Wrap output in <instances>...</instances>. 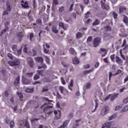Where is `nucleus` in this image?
Returning a JSON list of instances; mask_svg holds the SVG:
<instances>
[{
    "label": "nucleus",
    "instance_id": "29",
    "mask_svg": "<svg viewBox=\"0 0 128 128\" xmlns=\"http://www.w3.org/2000/svg\"><path fill=\"white\" fill-rule=\"evenodd\" d=\"M128 110V106H126L124 108L121 110V112H124Z\"/></svg>",
    "mask_w": 128,
    "mask_h": 128
},
{
    "label": "nucleus",
    "instance_id": "22",
    "mask_svg": "<svg viewBox=\"0 0 128 128\" xmlns=\"http://www.w3.org/2000/svg\"><path fill=\"white\" fill-rule=\"evenodd\" d=\"M35 60L38 62H41V64H42V62H44V59L42 57H38L36 58H35Z\"/></svg>",
    "mask_w": 128,
    "mask_h": 128
},
{
    "label": "nucleus",
    "instance_id": "37",
    "mask_svg": "<svg viewBox=\"0 0 128 128\" xmlns=\"http://www.w3.org/2000/svg\"><path fill=\"white\" fill-rule=\"evenodd\" d=\"M14 84H20V76H18L16 78Z\"/></svg>",
    "mask_w": 128,
    "mask_h": 128
},
{
    "label": "nucleus",
    "instance_id": "25",
    "mask_svg": "<svg viewBox=\"0 0 128 128\" xmlns=\"http://www.w3.org/2000/svg\"><path fill=\"white\" fill-rule=\"evenodd\" d=\"M69 52L71 54H76L74 49L73 48H70L69 49Z\"/></svg>",
    "mask_w": 128,
    "mask_h": 128
},
{
    "label": "nucleus",
    "instance_id": "24",
    "mask_svg": "<svg viewBox=\"0 0 128 128\" xmlns=\"http://www.w3.org/2000/svg\"><path fill=\"white\" fill-rule=\"evenodd\" d=\"M84 36V34H82L80 32H78L76 34V38H78V40L80 38H82Z\"/></svg>",
    "mask_w": 128,
    "mask_h": 128
},
{
    "label": "nucleus",
    "instance_id": "8",
    "mask_svg": "<svg viewBox=\"0 0 128 128\" xmlns=\"http://www.w3.org/2000/svg\"><path fill=\"white\" fill-rule=\"evenodd\" d=\"M101 2L102 8L104 10H108V8H110L108 6L104 4V2H106V0H102Z\"/></svg>",
    "mask_w": 128,
    "mask_h": 128
},
{
    "label": "nucleus",
    "instance_id": "13",
    "mask_svg": "<svg viewBox=\"0 0 128 128\" xmlns=\"http://www.w3.org/2000/svg\"><path fill=\"white\" fill-rule=\"evenodd\" d=\"M118 94H114V95L110 94L109 95V98H110V100H111V102H112V100H114V98H118Z\"/></svg>",
    "mask_w": 128,
    "mask_h": 128
},
{
    "label": "nucleus",
    "instance_id": "35",
    "mask_svg": "<svg viewBox=\"0 0 128 128\" xmlns=\"http://www.w3.org/2000/svg\"><path fill=\"white\" fill-rule=\"evenodd\" d=\"M122 108V104H120L119 106H118L116 107L115 110H120V108Z\"/></svg>",
    "mask_w": 128,
    "mask_h": 128
},
{
    "label": "nucleus",
    "instance_id": "34",
    "mask_svg": "<svg viewBox=\"0 0 128 128\" xmlns=\"http://www.w3.org/2000/svg\"><path fill=\"white\" fill-rule=\"evenodd\" d=\"M46 65L42 64V66H38V69L40 70L41 68H46Z\"/></svg>",
    "mask_w": 128,
    "mask_h": 128
},
{
    "label": "nucleus",
    "instance_id": "2",
    "mask_svg": "<svg viewBox=\"0 0 128 128\" xmlns=\"http://www.w3.org/2000/svg\"><path fill=\"white\" fill-rule=\"evenodd\" d=\"M110 110V108L106 106H104L101 110L100 114L101 116H106V114H108V112Z\"/></svg>",
    "mask_w": 128,
    "mask_h": 128
},
{
    "label": "nucleus",
    "instance_id": "64",
    "mask_svg": "<svg viewBox=\"0 0 128 128\" xmlns=\"http://www.w3.org/2000/svg\"><path fill=\"white\" fill-rule=\"evenodd\" d=\"M36 22L37 24H42V20L40 19H38L36 20Z\"/></svg>",
    "mask_w": 128,
    "mask_h": 128
},
{
    "label": "nucleus",
    "instance_id": "59",
    "mask_svg": "<svg viewBox=\"0 0 128 128\" xmlns=\"http://www.w3.org/2000/svg\"><path fill=\"white\" fill-rule=\"evenodd\" d=\"M8 12L6 10H4L3 13V16H8Z\"/></svg>",
    "mask_w": 128,
    "mask_h": 128
},
{
    "label": "nucleus",
    "instance_id": "63",
    "mask_svg": "<svg viewBox=\"0 0 128 128\" xmlns=\"http://www.w3.org/2000/svg\"><path fill=\"white\" fill-rule=\"evenodd\" d=\"M92 22V19H88L86 22V24H90V22Z\"/></svg>",
    "mask_w": 128,
    "mask_h": 128
},
{
    "label": "nucleus",
    "instance_id": "50",
    "mask_svg": "<svg viewBox=\"0 0 128 128\" xmlns=\"http://www.w3.org/2000/svg\"><path fill=\"white\" fill-rule=\"evenodd\" d=\"M120 52L121 56V58H122L124 60H126V57L124 56V55L122 54V50H120Z\"/></svg>",
    "mask_w": 128,
    "mask_h": 128
},
{
    "label": "nucleus",
    "instance_id": "52",
    "mask_svg": "<svg viewBox=\"0 0 128 128\" xmlns=\"http://www.w3.org/2000/svg\"><path fill=\"white\" fill-rule=\"evenodd\" d=\"M12 50H14V52L16 51V45H14L12 46Z\"/></svg>",
    "mask_w": 128,
    "mask_h": 128
},
{
    "label": "nucleus",
    "instance_id": "31",
    "mask_svg": "<svg viewBox=\"0 0 128 128\" xmlns=\"http://www.w3.org/2000/svg\"><path fill=\"white\" fill-rule=\"evenodd\" d=\"M26 92H34V88H27L26 90Z\"/></svg>",
    "mask_w": 128,
    "mask_h": 128
},
{
    "label": "nucleus",
    "instance_id": "15",
    "mask_svg": "<svg viewBox=\"0 0 128 128\" xmlns=\"http://www.w3.org/2000/svg\"><path fill=\"white\" fill-rule=\"evenodd\" d=\"M59 26H60V28H63V30H66V28H68V24H64V23L62 22H60L59 24Z\"/></svg>",
    "mask_w": 128,
    "mask_h": 128
},
{
    "label": "nucleus",
    "instance_id": "62",
    "mask_svg": "<svg viewBox=\"0 0 128 128\" xmlns=\"http://www.w3.org/2000/svg\"><path fill=\"white\" fill-rule=\"evenodd\" d=\"M110 58L112 60V62H114V54H113L112 56H110Z\"/></svg>",
    "mask_w": 128,
    "mask_h": 128
},
{
    "label": "nucleus",
    "instance_id": "56",
    "mask_svg": "<svg viewBox=\"0 0 128 128\" xmlns=\"http://www.w3.org/2000/svg\"><path fill=\"white\" fill-rule=\"evenodd\" d=\"M64 7H61V8H59L60 12H64Z\"/></svg>",
    "mask_w": 128,
    "mask_h": 128
},
{
    "label": "nucleus",
    "instance_id": "12",
    "mask_svg": "<svg viewBox=\"0 0 128 128\" xmlns=\"http://www.w3.org/2000/svg\"><path fill=\"white\" fill-rule=\"evenodd\" d=\"M52 108V106H48V104H44L41 106V108H44V112H46V110Z\"/></svg>",
    "mask_w": 128,
    "mask_h": 128
},
{
    "label": "nucleus",
    "instance_id": "4",
    "mask_svg": "<svg viewBox=\"0 0 128 128\" xmlns=\"http://www.w3.org/2000/svg\"><path fill=\"white\" fill-rule=\"evenodd\" d=\"M59 90H60L61 94H64V96H66V94H68V91L66 90V89L64 88L62 86L59 87Z\"/></svg>",
    "mask_w": 128,
    "mask_h": 128
},
{
    "label": "nucleus",
    "instance_id": "48",
    "mask_svg": "<svg viewBox=\"0 0 128 128\" xmlns=\"http://www.w3.org/2000/svg\"><path fill=\"white\" fill-rule=\"evenodd\" d=\"M92 70H87L84 72V74H90V72H92Z\"/></svg>",
    "mask_w": 128,
    "mask_h": 128
},
{
    "label": "nucleus",
    "instance_id": "6",
    "mask_svg": "<svg viewBox=\"0 0 128 128\" xmlns=\"http://www.w3.org/2000/svg\"><path fill=\"white\" fill-rule=\"evenodd\" d=\"M100 44V38H96L94 40V46L96 48Z\"/></svg>",
    "mask_w": 128,
    "mask_h": 128
},
{
    "label": "nucleus",
    "instance_id": "43",
    "mask_svg": "<svg viewBox=\"0 0 128 128\" xmlns=\"http://www.w3.org/2000/svg\"><path fill=\"white\" fill-rule=\"evenodd\" d=\"M92 37L90 36L89 37H88V38L87 39L88 44V42H92Z\"/></svg>",
    "mask_w": 128,
    "mask_h": 128
},
{
    "label": "nucleus",
    "instance_id": "10",
    "mask_svg": "<svg viewBox=\"0 0 128 128\" xmlns=\"http://www.w3.org/2000/svg\"><path fill=\"white\" fill-rule=\"evenodd\" d=\"M27 62L30 66H34V60H32L31 58H28L27 59Z\"/></svg>",
    "mask_w": 128,
    "mask_h": 128
},
{
    "label": "nucleus",
    "instance_id": "23",
    "mask_svg": "<svg viewBox=\"0 0 128 128\" xmlns=\"http://www.w3.org/2000/svg\"><path fill=\"white\" fill-rule=\"evenodd\" d=\"M8 24H10V22H6L5 23V29L2 32V34H4V32H6V30H8Z\"/></svg>",
    "mask_w": 128,
    "mask_h": 128
},
{
    "label": "nucleus",
    "instance_id": "46",
    "mask_svg": "<svg viewBox=\"0 0 128 128\" xmlns=\"http://www.w3.org/2000/svg\"><path fill=\"white\" fill-rule=\"evenodd\" d=\"M58 4V0H53V5L56 6Z\"/></svg>",
    "mask_w": 128,
    "mask_h": 128
},
{
    "label": "nucleus",
    "instance_id": "17",
    "mask_svg": "<svg viewBox=\"0 0 128 128\" xmlns=\"http://www.w3.org/2000/svg\"><path fill=\"white\" fill-rule=\"evenodd\" d=\"M112 122H110L105 123L103 126L106 128H110V126H112Z\"/></svg>",
    "mask_w": 128,
    "mask_h": 128
},
{
    "label": "nucleus",
    "instance_id": "53",
    "mask_svg": "<svg viewBox=\"0 0 128 128\" xmlns=\"http://www.w3.org/2000/svg\"><path fill=\"white\" fill-rule=\"evenodd\" d=\"M90 86H91L90 83V82L88 83L86 86V88H90Z\"/></svg>",
    "mask_w": 128,
    "mask_h": 128
},
{
    "label": "nucleus",
    "instance_id": "60",
    "mask_svg": "<svg viewBox=\"0 0 128 128\" xmlns=\"http://www.w3.org/2000/svg\"><path fill=\"white\" fill-rule=\"evenodd\" d=\"M18 36L19 38L20 39L22 38V32H20L18 34Z\"/></svg>",
    "mask_w": 128,
    "mask_h": 128
},
{
    "label": "nucleus",
    "instance_id": "3",
    "mask_svg": "<svg viewBox=\"0 0 128 128\" xmlns=\"http://www.w3.org/2000/svg\"><path fill=\"white\" fill-rule=\"evenodd\" d=\"M20 62L18 60H15L14 62L10 61L8 62V64H10V66H20Z\"/></svg>",
    "mask_w": 128,
    "mask_h": 128
},
{
    "label": "nucleus",
    "instance_id": "20",
    "mask_svg": "<svg viewBox=\"0 0 128 128\" xmlns=\"http://www.w3.org/2000/svg\"><path fill=\"white\" fill-rule=\"evenodd\" d=\"M20 126H26V128H30V124L28 122V121H24L22 122V124H20Z\"/></svg>",
    "mask_w": 128,
    "mask_h": 128
},
{
    "label": "nucleus",
    "instance_id": "58",
    "mask_svg": "<svg viewBox=\"0 0 128 128\" xmlns=\"http://www.w3.org/2000/svg\"><path fill=\"white\" fill-rule=\"evenodd\" d=\"M61 82L62 84H66V81L64 80V79L62 78H61Z\"/></svg>",
    "mask_w": 128,
    "mask_h": 128
},
{
    "label": "nucleus",
    "instance_id": "32",
    "mask_svg": "<svg viewBox=\"0 0 128 128\" xmlns=\"http://www.w3.org/2000/svg\"><path fill=\"white\" fill-rule=\"evenodd\" d=\"M100 20L96 19L94 22L93 23V26H98L99 24H100Z\"/></svg>",
    "mask_w": 128,
    "mask_h": 128
},
{
    "label": "nucleus",
    "instance_id": "42",
    "mask_svg": "<svg viewBox=\"0 0 128 128\" xmlns=\"http://www.w3.org/2000/svg\"><path fill=\"white\" fill-rule=\"evenodd\" d=\"M112 30V28H110V26H106V27H104V30H106L107 32H110V30Z\"/></svg>",
    "mask_w": 128,
    "mask_h": 128
},
{
    "label": "nucleus",
    "instance_id": "28",
    "mask_svg": "<svg viewBox=\"0 0 128 128\" xmlns=\"http://www.w3.org/2000/svg\"><path fill=\"white\" fill-rule=\"evenodd\" d=\"M11 10H12V7L10 6V4L7 3V4H6V10L8 12H10Z\"/></svg>",
    "mask_w": 128,
    "mask_h": 128
},
{
    "label": "nucleus",
    "instance_id": "38",
    "mask_svg": "<svg viewBox=\"0 0 128 128\" xmlns=\"http://www.w3.org/2000/svg\"><path fill=\"white\" fill-rule=\"evenodd\" d=\"M126 44V40H124L122 44V46H125V48H123V50H124L125 48H128V45Z\"/></svg>",
    "mask_w": 128,
    "mask_h": 128
},
{
    "label": "nucleus",
    "instance_id": "30",
    "mask_svg": "<svg viewBox=\"0 0 128 128\" xmlns=\"http://www.w3.org/2000/svg\"><path fill=\"white\" fill-rule=\"evenodd\" d=\"M78 122H80V120H76V123L74 126L73 128H78Z\"/></svg>",
    "mask_w": 128,
    "mask_h": 128
},
{
    "label": "nucleus",
    "instance_id": "51",
    "mask_svg": "<svg viewBox=\"0 0 128 128\" xmlns=\"http://www.w3.org/2000/svg\"><path fill=\"white\" fill-rule=\"evenodd\" d=\"M40 78V75L36 74L34 76V80H38Z\"/></svg>",
    "mask_w": 128,
    "mask_h": 128
},
{
    "label": "nucleus",
    "instance_id": "55",
    "mask_svg": "<svg viewBox=\"0 0 128 128\" xmlns=\"http://www.w3.org/2000/svg\"><path fill=\"white\" fill-rule=\"evenodd\" d=\"M46 60L48 64H50V59L47 56H46Z\"/></svg>",
    "mask_w": 128,
    "mask_h": 128
},
{
    "label": "nucleus",
    "instance_id": "21",
    "mask_svg": "<svg viewBox=\"0 0 128 128\" xmlns=\"http://www.w3.org/2000/svg\"><path fill=\"white\" fill-rule=\"evenodd\" d=\"M72 62L74 64H80V60H78V58L76 57L73 58Z\"/></svg>",
    "mask_w": 128,
    "mask_h": 128
},
{
    "label": "nucleus",
    "instance_id": "19",
    "mask_svg": "<svg viewBox=\"0 0 128 128\" xmlns=\"http://www.w3.org/2000/svg\"><path fill=\"white\" fill-rule=\"evenodd\" d=\"M100 51L102 52L101 54H102V56L104 58V56H105L106 54V50L104 48H100Z\"/></svg>",
    "mask_w": 128,
    "mask_h": 128
},
{
    "label": "nucleus",
    "instance_id": "7",
    "mask_svg": "<svg viewBox=\"0 0 128 128\" xmlns=\"http://www.w3.org/2000/svg\"><path fill=\"white\" fill-rule=\"evenodd\" d=\"M54 114H55V118L56 120H60V114L62 112L60 110H54Z\"/></svg>",
    "mask_w": 128,
    "mask_h": 128
},
{
    "label": "nucleus",
    "instance_id": "49",
    "mask_svg": "<svg viewBox=\"0 0 128 128\" xmlns=\"http://www.w3.org/2000/svg\"><path fill=\"white\" fill-rule=\"evenodd\" d=\"M18 94L20 98H24V96H22V92H18Z\"/></svg>",
    "mask_w": 128,
    "mask_h": 128
},
{
    "label": "nucleus",
    "instance_id": "18",
    "mask_svg": "<svg viewBox=\"0 0 128 128\" xmlns=\"http://www.w3.org/2000/svg\"><path fill=\"white\" fill-rule=\"evenodd\" d=\"M116 62L117 64H122V60L118 56L116 57Z\"/></svg>",
    "mask_w": 128,
    "mask_h": 128
},
{
    "label": "nucleus",
    "instance_id": "36",
    "mask_svg": "<svg viewBox=\"0 0 128 128\" xmlns=\"http://www.w3.org/2000/svg\"><path fill=\"white\" fill-rule=\"evenodd\" d=\"M52 32H55V34H58V30H56V26H54L52 27Z\"/></svg>",
    "mask_w": 128,
    "mask_h": 128
},
{
    "label": "nucleus",
    "instance_id": "26",
    "mask_svg": "<svg viewBox=\"0 0 128 128\" xmlns=\"http://www.w3.org/2000/svg\"><path fill=\"white\" fill-rule=\"evenodd\" d=\"M126 10V8L124 6H120L119 8V12H125Z\"/></svg>",
    "mask_w": 128,
    "mask_h": 128
},
{
    "label": "nucleus",
    "instance_id": "40",
    "mask_svg": "<svg viewBox=\"0 0 128 128\" xmlns=\"http://www.w3.org/2000/svg\"><path fill=\"white\" fill-rule=\"evenodd\" d=\"M123 21L125 22V24H128V18L126 16H124V20Z\"/></svg>",
    "mask_w": 128,
    "mask_h": 128
},
{
    "label": "nucleus",
    "instance_id": "11",
    "mask_svg": "<svg viewBox=\"0 0 128 128\" xmlns=\"http://www.w3.org/2000/svg\"><path fill=\"white\" fill-rule=\"evenodd\" d=\"M70 122V121L68 120H66L64 121L63 122L62 125L58 127V128H64L68 124V123Z\"/></svg>",
    "mask_w": 128,
    "mask_h": 128
},
{
    "label": "nucleus",
    "instance_id": "5",
    "mask_svg": "<svg viewBox=\"0 0 128 128\" xmlns=\"http://www.w3.org/2000/svg\"><path fill=\"white\" fill-rule=\"evenodd\" d=\"M98 107V100H95V106H92V107H90V108L92 110V112H94L96 110V108Z\"/></svg>",
    "mask_w": 128,
    "mask_h": 128
},
{
    "label": "nucleus",
    "instance_id": "27",
    "mask_svg": "<svg viewBox=\"0 0 128 128\" xmlns=\"http://www.w3.org/2000/svg\"><path fill=\"white\" fill-rule=\"evenodd\" d=\"M73 86H74V80H71L68 86L70 88V90H72V88Z\"/></svg>",
    "mask_w": 128,
    "mask_h": 128
},
{
    "label": "nucleus",
    "instance_id": "45",
    "mask_svg": "<svg viewBox=\"0 0 128 128\" xmlns=\"http://www.w3.org/2000/svg\"><path fill=\"white\" fill-rule=\"evenodd\" d=\"M90 12H88L86 14L84 18H90Z\"/></svg>",
    "mask_w": 128,
    "mask_h": 128
},
{
    "label": "nucleus",
    "instance_id": "16",
    "mask_svg": "<svg viewBox=\"0 0 128 128\" xmlns=\"http://www.w3.org/2000/svg\"><path fill=\"white\" fill-rule=\"evenodd\" d=\"M21 4L22 8H28V4L27 2L22 1Z\"/></svg>",
    "mask_w": 128,
    "mask_h": 128
},
{
    "label": "nucleus",
    "instance_id": "39",
    "mask_svg": "<svg viewBox=\"0 0 128 128\" xmlns=\"http://www.w3.org/2000/svg\"><path fill=\"white\" fill-rule=\"evenodd\" d=\"M48 92V86H44L42 88V92Z\"/></svg>",
    "mask_w": 128,
    "mask_h": 128
},
{
    "label": "nucleus",
    "instance_id": "44",
    "mask_svg": "<svg viewBox=\"0 0 128 128\" xmlns=\"http://www.w3.org/2000/svg\"><path fill=\"white\" fill-rule=\"evenodd\" d=\"M10 128H14V121H12L10 122Z\"/></svg>",
    "mask_w": 128,
    "mask_h": 128
},
{
    "label": "nucleus",
    "instance_id": "9",
    "mask_svg": "<svg viewBox=\"0 0 128 128\" xmlns=\"http://www.w3.org/2000/svg\"><path fill=\"white\" fill-rule=\"evenodd\" d=\"M43 48L44 52L45 54H48V50H46V48H50V45H48V44H43Z\"/></svg>",
    "mask_w": 128,
    "mask_h": 128
},
{
    "label": "nucleus",
    "instance_id": "41",
    "mask_svg": "<svg viewBox=\"0 0 128 128\" xmlns=\"http://www.w3.org/2000/svg\"><path fill=\"white\" fill-rule=\"evenodd\" d=\"M114 118H116V116L113 115L108 118V120H114Z\"/></svg>",
    "mask_w": 128,
    "mask_h": 128
},
{
    "label": "nucleus",
    "instance_id": "61",
    "mask_svg": "<svg viewBox=\"0 0 128 128\" xmlns=\"http://www.w3.org/2000/svg\"><path fill=\"white\" fill-rule=\"evenodd\" d=\"M8 92L6 90L4 92V96H6L8 98Z\"/></svg>",
    "mask_w": 128,
    "mask_h": 128
},
{
    "label": "nucleus",
    "instance_id": "14",
    "mask_svg": "<svg viewBox=\"0 0 128 128\" xmlns=\"http://www.w3.org/2000/svg\"><path fill=\"white\" fill-rule=\"evenodd\" d=\"M122 72V70H118L116 74H113L112 72H110L109 73V80H110V78L112 76H116V74H120Z\"/></svg>",
    "mask_w": 128,
    "mask_h": 128
},
{
    "label": "nucleus",
    "instance_id": "54",
    "mask_svg": "<svg viewBox=\"0 0 128 128\" xmlns=\"http://www.w3.org/2000/svg\"><path fill=\"white\" fill-rule=\"evenodd\" d=\"M112 16L114 18H118V14H116L115 12L112 13Z\"/></svg>",
    "mask_w": 128,
    "mask_h": 128
},
{
    "label": "nucleus",
    "instance_id": "57",
    "mask_svg": "<svg viewBox=\"0 0 128 128\" xmlns=\"http://www.w3.org/2000/svg\"><path fill=\"white\" fill-rule=\"evenodd\" d=\"M8 56L10 58V60H12V55L10 54H8Z\"/></svg>",
    "mask_w": 128,
    "mask_h": 128
},
{
    "label": "nucleus",
    "instance_id": "47",
    "mask_svg": "<svg viewBox=\"0 0 128 128\" xmlns=\"http://www.w3.org/2000/svg\"><path fill=\"white\" fill-rule=\"evenodd\" d=\"M24 48L23 49V51L24 52H26V45L23 46L21 47V48Z\"/></svg>",
    "mask_w": 128,
    "mask_h": 128
},
{
    "label": "nucleus",
    "instance_id": "1",
    "mask_svg": "<svg viewBox=\"0 0 128 128\" xmlns=\"http://www.w3.org/2000/svg\"><path fill=\"white\" fill-rule=\"evenodd\" d=\"M32 76H34L33 72L26 73V74L24 73L22 80L24 84H28L30 82V80H28V78H32Z\"/></svg>",
    "mask_w": 128,
    "mask_h": 128
},
{
    "label": "nucleus",
    "instance_id": "33",
    "mask_svg": "<svg viewBox=\"0 0 128 128\" xmlns=\"http://www.w3.org/2000/svg\"><path fill=\"white\" fill-rule=\"evenodd\" d=\"M15 54L16 56H20V54H22V49H19L18 50L15 52Z\"/></svg>",
    "mask_w": 128,
    "mask_h": 128
}]
</instances>
